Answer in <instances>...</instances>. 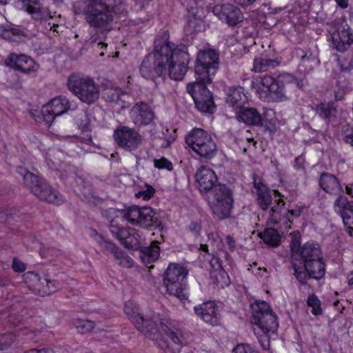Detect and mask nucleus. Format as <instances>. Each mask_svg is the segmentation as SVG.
<instances>
[{
    "instance_id": "7ed1b4c3",
    "label": "nucleus",
    "mask_w": 353,
    "mask_h": 353,
    "mask_svg": "<svg viewBox=\"0 0 353 353\" xmlns=\"http://www.w3.org/2000/svg\"><path fill=\"white\" fill-rule=\"evenodd\" d=\"M169 38L168 31L164 30L154 40L152 52L145 57L140 66V73L143 78L154 81L165 76L170 53Z\"/></svg>"
},
{
    "instance_id": "72a5a7b5",
    "label": "nucleus",
    "mask_w": 353,
    "mask_h": 353,
    "mask_svg": "<svg viewBox=\"0 0 353 353\" xmlns=\"http://www.w3.org/2000/svg\"><path fill=\"white\" fill-rule=\"evenodd\" d=\"M160 248L158 241H152L150 246L144 247L141 250V259L144 262L152 263L159 256Z\"/></svg>"
},
{
    "instance_id": "ddd939ff",
    "label": "nucleus",
    "mask_w": 353,
    "mask_h": 353,
    "mask_svg": "<svg viewBox=\"0 0 353 353\" xmlns=\"http://www.w3.org/2000/svg\"><path fill=\"white\" fill-rule=\"evenodd\" d=\"M219 68V54L213 50L198 52L195 65L196 79L212 81L211 77L214 75Z\"/></svg>"
},
{
    "instance_id": "39448f33",
    "label": "nucleus",
    "mask_w": 353,
    "mask_h": 353,
    "mask_svg": "<svg viewBox=\"0 0 353 353\" xmlns=\"http://www.w3.org/2000/svg\"><path fill=\"white\" fill-rule=\"evenodd\" d=\"M67 86L82 103L88 105L94 103L99 98V88L91 77L72 74L68 79Z\"/></svg>"
},
{
    "instance_id": "0e129e2a",
    "label": "nucleus",
    "mask_w": 353,
    "mask_h": 353,
    "mask_svg": "<svg viewBox=\"0 0 353 353\" xmlns=\"http://www.w3.org/2000/svg\"><path fill=\"white\" fill-rule=\"evenodd\" d=\"M256 0H234V3L242 6L247 7L253 4Z\"/></svg>"
},
{
    "instance_id": "9b49d317",
    "label": "nucleus",
    "mask_w": 353,
    "mask_h": 353,
    "mask_svg": "<svg viewBox=\"0 0 353 353\" xmlns=\"http://www.w3.org/2000/svg\"><path fill=\"white\" fill-rule=\"evenodd\" d=\"M189 61L186 46L181 45L175 47L170 42V53L167 65L170 77L175 81L182 80L188 70Z\"/></svg>"
},
{
    "instance_id": "1a4fd4ad",
    "label": "nucleus",
    "mask_w": 353,
    "mask_h": 353,
    "mask_svg": "<svg viewBox=\"0 0 353 353\" xmlns=\"http://www.w3.org/2000/svg\"><path fill=\"white\" fill-rule=\"evenodd\" d=\"M186 143L201 157L211 159L216 152V145L211 136L201 128H194L185 137Z\"/></svg>"
},
{
    "instance_id": "6ab92c4d",
    "label": "nucleus",
    "mask_w": 353,
    "mask_h": 353,
    "mask_svg": "<svg viewBox=\"0 0 353 353\" xmlns=\"http://www.w3.org/2000/svg\"><path fill=\"white\" fill-rule=\"evenodd\" d=\"M334 209L341 216L347 232L353 236V203L345 196L340 195L334 203Z\"/></svg>"
},
{
    "instance_id": "412c9836",
    "label": "nucleus",
    "mask_w": 353,
    "mask_h": 353,
    "mask_svg": "<svg viewBox=\"0 0 353 353\" xmlns=\"http://www.w3.org/2000/svg\"><path fill=\"white\" fill-rule=\"evenodd\" d=\"M195 179L201 194L209 193L219 183L214 171L204 165L196 171Z\"/></svg>"
},
{
    "instance_id": "c9c22d12",
    "label": "nucleus",
    "mask_w": 353,
    "mask_h": 353,
    "mask_svg": "<svg viewBox=\"0 0 353 353\" xmlns=\"http://www.w3.org/2000/svg\"><path fill=\"white\" fill-rule=\"evenodd\" d=\"M291 264L294 270L293 274L296 280L301 284L305 285L307 283V280L312 278L310 274L306 269L305 265L302 264L300 261H295L291 259Z\"/></svg>"
},
{
    "instance_id": "de8ad7c7",
    "label": "nucleus",
    "mask_w": 353,
    "mask_h": 353,
    "mask_svg": "<svg viewBox=\"0 0 353 353\" xmlns=\"http://www.w3.org/2000/svg\"><path fill=\"white\" fill-rule=\"evenodd\" d=\"M257 202L259 205L263 210H267L272 201V197L270 190H268L263 192H261L257 194Z\"/></svg>"
},
{
    "instance_id": "ea45409f",
    "label": "nucleus",
    "mask_w": 353,
    "mask_h": 353,
    "mask_svg": "<svg viewBox=\"0 0 353 353\" xmlns=\"http://www.w3.org/2000/svg\"><path fill=\"white\" fill-rule=\"evenodd\" d=\"M2 37L11 41L19 42L26 38L27 35L18 28H9L3 30Z\"/></svg>"
},
{
    "instance_id": "cd10ccee",
    "label": "nucleus",
    "mask_w": 353,
    "mask_h": 353,
    "mask_svg": "<svg viewBox=\"0 0 353 353\" xmlns=\"http://www.w3.org/2000/svg\"><path fill=\"white\" fill-rule=\"evenodd\" d=\"M105 98L107 101L117 106L119 110H123L130 105L127 101L128 95L119 88L108 89L105 93Z\"/></svg>"
},
{
    "instance_id": "4d7b16f0",
    "label": "nucleus",
    "mask_w": 353,
    "mask_h": 353,
    "mask_svg": "<svg viewBox=\"0 0 353 353\" xmlns=\"http://www.w3.org/2000/svg\"><path fill=\"white\" fill-rule=\"evenodd\" d=\"M155 190L152 186H148L145 190L139 191L136 194L137 198L143 197L145 201L149 200L153 196Z\"/></svg>"
},
{
    "instance_id": "7c9ffc66",
    "label": "nucleus",
    "mask_w": 353,
    "mask_h": 353,
    "mask_svg": "<svg viewBox=\"0 0 353 353\" xmlns=\"http://www.w3.org/2000/svg\"><path fill=\"white\" fill-rule=\"evenodd\" d=\"M280 61L274 59H268L265 57H256L253 63V70L256 72H266L277 67Z\"/></svg>"
},
{
    "instance_id": "338daca9",
    "label": "nucleus",
    "mask_w": 353,
    "mask_h": 353,
    "mask_svg": "<svg viewBox=\"0 0 353 353\" xmlns=\"http://www.w3.org/2000/svg\"><path fill=\"white\" fill-rule=\"evenodd\" d=\"M343 140L346 143H350L352 146H353V133L345 134Z\"/></svg>"
},
{
    "instance_id": "2f4dec72",
    "label": "nucleus",
    "mask_w": 353,
    "mask_h": 353,
    "mask_svg": "<svg viewBox=\"0 0 353 353\" xmlns=\"http://www.w3.org/2000/svg\"><path fill=\"white\" fill-rule=\"evenodd\" d=\"M316 113L323 119H331L336 117V108L333 101L322 102L316 105Z\"/></svg>"
},
{
    "instance_id": "473e14b6",
    "label": "nucleus",
    "mask_w": 353,
    "mask_h": 353,
    "mask_svg": "<svg viewBox=\"0 0 353 353\" xmlns=\"http://www.w3.org/2000/svg\"><path fill=\"white\" fill-rule=\"evenodd\" d=\"M305 267L312 279L319 280L325 275V269L323 259H315L314 261L307 263Z\"/></svg>"
},
{
    "instance_id": "864d4df0",
    "label": "nucleus",
    "mask_w": 353,
    "mask_h": 353,
    "mask_svg": "<svg viewBox=\"0 0 353 353\" xmlns=\"http://www.w3.org/2000/svg\"><path fill=\"white\" fill-rule=\"evenodd\" d=\"M232 353H260L248 343H239L232 350Z\"/></svg>"
},
{
    "instance_id": "052dcab7",
    "label": "nucleus",
    "mask_w": 353,
    "mask_h": 353,
    "mask_svg": "<svg viewBox=\"0 0 353 353\" xmlns=\"http://www.w3.org/2000/svg\"><path fill=\"white\" fill-rule=\"evenodd\" d=\"M253 183H254V188L256 190L257 194L269 190L267 188V186L265 185H264L261 181H257L255 178L254 179Z\"/></svg>"
},
{
    "instance_id": "f03ea898",
    "label": "nucleus",
    "mask_w": 353,
    "mask_h": 353,
    "mask_svg": "<svg viewBox=\"0 0 353 353\" xmlns=\"http://www.w3.org/2000/svg\"><path fill=\"white\" fill-rule=\"evenodd\" d=\"M121 0H89L85 8V19L93 28L100 30L97 37L92 35L89 42L92 48L103 49L107 43L103 42L106 34L112 29L114 19V8L120 5Z\"/></svg>"
},
{
    "instance_id": "bf43d9fd",
    "label": "nucleus",
    "mask_w": 353,
    "mask_h": 353,
    "mask_svg": "<svg viewBox=\"0 0 353 353\" xmlns=\"http://www.w3.org/2000/svg\"><path fill=\"white\" fill-rule=\"evenodd\" d=\"M12 268L15 272H22L26 270V265L21 261L14 258L12 262Z\"/></svg>"
},
{
    "instance_id": "4be33fe9",
    "label": "nucleus",
    "mask_w": 353,
    "mask_h": 353,
    "mask_svg": "<svg viewBox=\"0 0 353 353\" xmlns=\"http://www.w3.org/2000/svg\"><path fill=\"white\" fill-rule=\"evenodd\" d=\"M194 312L205 323L215 326L220 324L221 314L213 301H207L195 306Z\"/></svg>"
},
{
    "instance_id": "9d476101",
    "label": "nucleus",
    "mask_w": 353,
    "mask_h": 353,
    "mask_svg": "<svg viewBox=\"0 0 353 353\" xmlns=\"http://www.w3.org/2000/svg\"><path fill=\"white\" fill-rule=\"evenodd\" d=\"M250 307L252 324L258 325L265 333L274 332L277 330L279 323L276 316L267 302L256 301Z\"/></svg>"
},
{
    "instance_id": "e2e57ef3",
    "label": "nucleus",
    "mask_w": 353,
    "mask_h": 353,
    "mask_svg": "<svg viewBox=\"0 0 353 353\" xmlns=\"http://www.w3.org/2000/svg\"><path fill=\"white\" fill-rule=\"evenodd\" d=\"M305 159L302 155L297 157L294 160V167L297 169H304Z\"/></svg>"
},
{
    "instance_id": "a19ab883",
    "label": "nucleus",
    "mask_w": 353,
    "mask_h": 353,
    "mask_svg": "<svg viewBox=\"0 0 353 353\" xmlns=\"http://www.w3.org/2000/svg\"><path fill=\"white\" fill-rule=\"evenodd\" d=\"M75 123L82 132L90 131V120L88 117V111L81 110L74 117Z\"/></svg>"
},
{
    "instance_id": "09e8293b",
    "label": "nucleus",
    "mask_w": 353,
    "mask_h": 353,
    "mask_svg": "<svg viewBox=\"0 0 353 353\" xmlns=\"http://www.w3.org/2000/svg\"><path fill=\"white\" fill-rule=\"evenodd\" d=\"M307 305L312 307V313L314 315L318 316L322 314L321 301L314 294H312L308 296L307 300Z\"/></svg>"
},
{
    "instance_id": "4c0bfd02",
    "label": "nucleus",
    "mask_w": 353,
    "mask_h": 353,
    "mask_svg": "<svg viewBox=\"0 0 353 353\" xmlns=\"http://www.w3.org/2000/svg\"><path fill=\"white\" fill-rule=\"evenodd\" d=\"M109 229L112 234L117 238L121 244L134 230V229L119 226L114 223V219L111 220Z\"/></svg>"
},
{
    "instance_id": "49530a36",
    "label": "nucleus",
    "mask_w": 353,
    "mask_h": 353,
    "mask_svg": "<svg viewBox=\"0 0 353 353\" xmlns=\"http://www.w3.org/2000/svg\"><path fill=\"white\" fill-rule=\"evenodd\" d=\"M270 220L274 224L279 223H287L288 222H290V210L285 207L283 208L276 214H272Z\"/></svg>"
},
{
    "instance_id": "c85d7f7f",
    "label": "nucleus",
    "mask_w": 353,
    "mask_h": 353,
    "mask_svg": "<svg viewBox=\"0 0 353 353\" xmlns=\"http://www.w3.org/2000/svg\"><path fill=\"white\" fill-rule=\"evenodd\" d=\"M183 7L185 8L188 12L193 17L192 19L188 20V26L191 31H199L201 21V16L199 15V9L197 7L196 0H183L182 3Z\"/></svg>"
},
{
    "instance_id": "c03bdc74",
    "label": "nucleus",
    "mask_w": 353,
    "mask_h": 353,
    "mask_svg": "<svg viewBox=\"0 0 353 353\" xmlns=\"http://www.w3.org/2000/svg\"><path fill=\"white\" fill-rule=\"evenodd\" d=\"M97 241L101 248L106 251H109L114 256H119L121 255V249L112 242L105 239L103 236H99Z\"/></svg>"
},
{
    "instance_id": "423d86ee",
    "label": "nucleus",
    "mask_w": 353,
    "mask_h": 353,
    "mask_svg": "<svg viewBox=\"0 0 353 353\" xmlns=\"http://www.w3.org/2000/svg\"><path fill=\"white\" fill-rule=\"evenodd\" d=\"M208 194V203L212 213L220 220L228 218L234 203L230 188L225 184L218 183Z\"/></svg>"
},
{
    "instance_id": "6e6552de",
    "label": "nucleus",
    "mask_w": 353,
    "mask_h": 353,
    "mask_svg": "<svg viewBox=\"0 0 353 353\" xmlns=\"http://www.w3.org/2000/svg\"><path fill=\"white\" fill-rule=\"evenodd\" d=\"M110 213L119 212L121 216L134 225H138L146 229H152L159 223V217L154 210L148 206H130L121 211L110 208Z\"/></svg>"
},
{
    "instance_id": "5fc2aeb1",
    "label": "nucleus",
    "mask_w": 353,
    "mask_h": 353,
    "mask_svg": "<svg viewBox=\"0 0 353 353\" xmlns=\"http://www.w3.org/2000/svg\"><path fill=\"white\" fill-rule=\"evenodd\" d=\"M154 165L158 169H166L168 171H171L173 169L172 162L165 157H161L159 159H155L154 160Z\"/></svg>"
},
{
    "instance_id": "393cba45",
    "label": "nucleus",
    "mask_w": 353,
    "mask_h": 353,
    "mask_svg": "<svg viewBox=\"0 0 353 353\" xmlns=\"http://www.w3.org/2000/svg\"><path fill=\"white\" fill-rule=\"evenodd\" d=\"M319 185L327 194L337 195L343 192L338 178L332 173L323 172L320 174Z\"/></svg>"
},
{
    "instance_id": "3c124183",
    "label": "nucleus",
    "mask_w": 353,
    "mask_h": 353,
    "mask_svg": "<svg viewBox=\"0 0 353 353\" xmlns=\"http://www.w3.org/2000/svg\"><path fill=\"white\" fill-rule=\"evenodd\" d=\"M341 68L345 72L350 71L353 68V47L341 60Z\"/></svg>"
},
{
    "instance_id": "774afa93",
    "label": "nucleus",
    "mask_w": 353,
    "mask_h": 353,
    "mask_svg": "<svg viewBox=\"0 0 353 353\" xmlns=\"http://www.w3.org/2000/svg\"><path fill=\"white\" fill-rule=\"evenodd\" d=\"M141 9L143 8L145 5H148L150 0H134Z\"/></svg>"
},
{
    "instance_id": "b1692460",
    "label": "nucleus",
    "mask_w": 353,
    "mask_h": 353,
    "mask_svg": "<svg viewBox=\"0 0 353 353\" xmlns=\"http://www.w3.org/2000/svg\"><path fill=\"white\" fill-rule=\"evenodd\" d=\"M236 117L238 121L248 125L263 126L264 125V118L254 108H241L236 110Z\"/></svg>"
},
{
    "instance_id": "f704fd0d",
    "label": "nucleus",
    "mask_w": 353,
    "mask_h": 353,
    "mask_svg": "<svg viewBox=\"0 0 353 353\" xmlns=\"http://www.w3.org/2000/svg\"><path fill=\"white\" fill-rule=\"evenodd\" d=\"M24 279L28 287L40 295L43 277H41L37 273L29 272L24 274Z\"/></svg>"
},
{
    "instance_id": "a878e982",
    "label": "nucleus",
    "mask_w": 353,
    "mask_h": 353,
    "mask_svg": "<svg viewBox=\"0 0 353 353\" xmlns=\"http://www.w3.org/2000/svg\"><path fill=\"white\" fill-rule=\"evenodd\" d=\"M332 41L334 48L339 52H345L353 47V33L350 30L343 29L332 33Z\"/></svg>"
},
{
    "instance_id": "a211bd4d",
    "label": "nucleus",
    "mask_w": 353,
    "mask_h": 353,
    "mask_svg": "<svg viewBox=\"0 0 353 353\" xmlns=\"http://www.w3.org/2000/svg\"><path fill=\"white\" fill-rule=\"evenodd\" d=\"M213 12L230 27L236 26L243 19V14L241 10L230 3L216 6L213 9Z\"/></svg>"
},
{
    "instance_id": "0eeeda50",
    "label": "nucleus",
    "mask_w": 353,
    "mask_h": 353,
    "mask_svg": "<svg viewBox=\"0 0 353 353\" xmlns=\"http://www.w3.org/2000/svg\"><path fill=\"white\" fill-rule=\"evenodd\" d=\"M187 274L188 271L184 267L170 263L163 274V285L166 292L181 301L187 299L186 283L184 281Z\"/></svg>"
},
{
    "instance_id": "f8f14e48",
    "label": "nucleus",
    "mask_w": 353,
    "mask_h": 353,
    "mask_svg": "<svg viewBox=\"0 0 353 353\" xmlns=\"http://www.w3.org/2000/svg\"><path fill=\"white\" fill-rule=\"evenodd\" d=\"M211 82L196 79L193 83L187 85V91L192 97L196 108L203 112L212 113L215 108L212 94L206 87Z\"/></svg>"
},
{
    "instance_id": "bb28decb",
    "label": "nucleus",
    "mask_w": 353,
    "mask_h": 353,
    "mask_svg": "<svg viewBox=\"0 0 353 353\" xmlns=\"http://www.w3.org/2000/svg\"><path fill=\"white\" fill-rule=\"evenodd\" d=\"M24 6L26 11L36 21H46L52 18L48 8L41 4L40 0L35 1L34 3H27Z\"/></svg>"
},
{
    "instance_id": "6e6d98bb",
    "label": "nucleus",
    "mask_w": 353,
    "mask_h": 353,
    "mask_svg": "<svg viewBox=\"0 0 353 353\" xmlns=\"http://www.w3.org/2000/svg\"><path fill=\"white\" fill-rule=\"evenodd\" d=\"M116 259L119 260V264L123 267L130 268L133 265L132 259L128 255H125L124 252L121 250V255L119 256H114Z\"/></svg>"
},
{
    "instance_id": "a18cd8bd",
    "label": "nucleus",
    "mask_w": 353,
    "mask_h": 353,
    "mask_svg": "<svg viewBox=\"0 0 353 353\" xmlns=\"http://www.w3.org/2000/svg\"><path fill=\"white\" fill-rule=\"evenodd\" d=\"M74 325L77 331L81 334H85L91 332L94 327V323L86 319H78L74 321Z\"/></svg>"
},
{
    "instance_id": "58836bf2",
    "label": "nucleus",
    "mask_w": 353,
    "mask_h": 353,
    "mask_svg": "<svg viewBox=\"0 0 353 353\" xmlns=\"http://www.w3.org/2000/svg\"><path fill=\"white\" fill-rule=\"evenodd\" d=\"M296 56L300 59L301 63L305 66L309 65L310 68L319 64V61L317 59L310 50H304L299 48L296 50Z\"/></svg>"
},
{
    "instance_id": "79ce46f5",
    "label": "nucleus",
    "mask_w": 353,
    "mask_h": 353,
    "mask_svg": "<svg viewBox=\"0 0 353 353\" xmlns=\"http://www.w3.org/2000/svg\"><path fill=\"white\" fill-rule=\"evenodd\" d=\"M210 276L216 285H220L222 287L228 285V274L220 265H218L217 269H214L210 272Z\"/></svg>"
},
{
    "instance_id": "f3484780",
    "label": "nucleus",
    "mask_w": 353,
    "mask_h": 353,
    "mask_svg": "<svg viewBox=\"0 0 353 353\" xmlns=\"http://www.w3.org/2000/svg\"><path fill=\"white\" fill-rule=\"evenodd\" d=\"M133 123L143 127L154 123L155 114L152 108L145 102L136 103L130 112Z\"/></svg>"
},
{
    "instance_id": "37998d69",
    "label": "nucleus",
    "mask_w": 353,
    "mask_h": 353,
    "mask_svg": "<svg viewBox=\"0 0 353 353\" xmlns=\"http://www.w3.org/2000/svg\"><path fill=\"white\" fill-rule=\"evenodd\" d=\"M60 285L58 281L43 277V284H42L41 286L40 296H44L56 292L59 290Z\"/></svg>"
},
{
    "instance_id": "aec40b11",
    "label": "nucleus",
    "mask_w": 353,
    "mask_h": 353,
    "mask_svg": "<svg viewBox=\"0 0 353 353\" xmlns=\"http://www.w3.org/2000/svg\"><path fill=\"white\" fill-rule=\"evenodd\" d=\"M261 84L263 90L267 92L269 101L279 102L287 100L284 87L281 82L276 80L271 76H263L261 79Z\"/></svg>"
},
{
    "instance_id": "603ef678",
    "label": "nucleus",
    "mask_w": 353,
    "mask_h": 353,
    "mask_svg": "<svg viewBox=\"0 0 353 353\" xmlns=\"http://www.w3.org/2000/svg\"><path fill=\"white\" fill-rule=\"evenodd\" d=\"M14 336L12 334H3L0 335V350L8 348L14 342Z\"/></svg>"
},
{
    "instance_id": "dca6fc26",
    "label": "nucleus",
    "mask_w": 353,
    "mask_h": 353,
    "mask_svg": "<svg viewBox=\"0 0 353 353\" xmlns=\"http://www.w3.org/2000/svg\"><path fill=\"white\" fill-rule=\"evenodd\" d=\"M70 108L69 100L65 97L59 96L43 105L41 114L44 121L50 125L57 117L65 113Z\"/></svg>"
},
{
    "instance_id": "f257e3e1",
    "label": "nucleus",
    "mask_w": 353,
    "mask_h": 353,
    "mask_svg": "<svg viewBox=\"0 0 353 353\" xmlns=\"http://www.w3.org/2000/svg\"><path fill=\"white\" fill-rule=\"evenodd\" d=\"M123 310L135 327L150 340L157 341L160 348H169V339L176 345H182L181 334L169 328L159 314H153L150 319H145L132 303L125 304Z\"/></svg>"
},
{
    "instance_id": "20e7f679",
    "label": "nucleus",
    "mask_w": 353,
    "mask_h": 353,
    "mask_svg": "<svg viewBox=\"0 0 353 353\" xmlns=\"http://www.w3.org/2000/svg\"><path fill=\"white\" fill-rule=\"evenodd\" d=\"M17 172L23 177L26 186L41 200L54 204H60L62 202L61 195L39 176L21 166L17 167Z\"/></svg>"
},
{
    "instance_id": "e433bc0d",
    "label": "nucleus",
    "mask_w": 353,
    "mask_h": 353,
    "mask_svg": "<svg viewBox=\"0 0 353 353\" xmlns=\"http://www.w3.org/2000/svg\"><path fill=\"white\" fill-rule=\"evenodd\" d=\"M259 236L265 244L272 247H277L281 242V236L274 228H266Z\"/></svg>"
},
{
    "instance_id": "2eb2a0df",
    "label": "nucleus",
    "mask_w": 353,
    "mask_h": 353,
    "mask_svg": "<svg viewBox=\"0 0 353 353\" xmlns=\"http://www.w3.org/2000/svg\"><path fill=\"white\" fill-rule=\"evenodd\" d=\"M113 139L116 144L128 152L137 150L142 144V136L133 128L119 125L113 132Z\"/></svg>"
},
{
    "instance_id": "69168bd1",
    "label": "nucleus",
    "mask_w": 353,
    "mask_h": 353,
    "mask_svg": "<svg viewBox=\"0 0 353 353\" xmlns=\"http://www.w3.org/2000/svg\"><path fill=\"white\" fill-rule=\"evenodd\" d=\"M302 209L303 208L301 207H298L296 209L290 210V218L291 219L292 217H299L301 214Z\"/></svg>"
},
{
    "instance_id": "13d9d810",
    "label": "nucleus",
    "mask_w": 353,
    "mask_h": 353,
    "mask_svg": "<svg viewBox=\"0 0 353 353\" xmlns=\"http://www.w3.org/2000/svg\"><path fill=\"white\" fill-rule=\"evenodd\" d=\"M285 207V202L282 199H275L273 206L270 209V218L272 214H276Z\"/></svg>"
},
{
    "instance_id": "c756f323",
    "label": "nucleus",
    "mask_w": 353,
    "mask_h": 353,
    "mask_svg": "<svg viewBox=\"0 0 353 353\" xmlns=\"http://www.w3.org/2000/svg\"><path fill=\"white\" fill-rule=\"evenodd\" d=\"M247 100V97L243 92V88L241 86L232 88L228 94L227 103L231 106H236L239 110L243 108V103Z\"/></svg>"
},
{
    "instance_id": "5701e85b",
    "label": "nucleus",
    "mask_w": 353,
    "mask_h": 353,
    "mask_svg": "<svg viewBox=\"0 0 353 353\" xmlns=\"http://www.w3.org/2000/svg\"><path fill=\"white\" fill-rule=\"evenodd\" d=\"M5 64L25 74H30L37 70V65H36L34 60L26 54L11 53L5 60Z\"/></svg>"
},
{
    "instance_id": "680f3d73",
    "label": "nucleus",
    "mask_w": 353,
    "mask_h": 353,
    "mask_svg": "<svg viewBox=\"0 0 353 353\" xmlns=\"http://www.w3.org/2000/svg\"><path fill=\"white\" fill-rule=\"evenodd\" d=\"M189 230L196 235H198L201 231V225L198 222H192L189 225Z\"/></svg>"
},
{
    "instance_id": "8fccbe9b",
    "label": "nucleus",
    "mask_w": 353,
    "mask_h": 353,
    "mask_svg": "<svg viewBox=\"0 0 353 353\" xmlns=\"http://www.w3.org/2000/svg\"><path fill=\"white\" fill-rule=\"evenodd\" d=\"M139 235L135 230L128 236V237L123 242L122 245L128 249L137 250L139 247Z\"/></svg>"
},
{
    "instance_id": "4468645a",
    "label": "nucleus",
    "mask_w": 353,
    "mask_h": 353,
    "mask_svg": "<svg viewBox=\"0 0 353 353\" xmlns=\"http://www.w3.org/2000/svg\"><path fill=\"white\" fill-rule=\"evenodd\" d=\"M291 259L300 261L302 264H307L315 259H322V254L319 244L307 242L300 245L299 239L292 237L290 243Z\"/></svg>"
}]
</instances>
